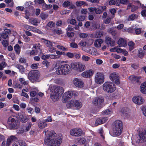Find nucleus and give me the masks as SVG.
<instances>
[{
  "label": "nucleus",
  "mask_w": 146,
  "mask_h": 146,
  "mask_svg": "<svg viewBox=\"0 0 146 146\" xmlns=\"http://www.w3.org/2000/svg\"><path fill=\"white\" fill-rule=\"evenodd\" d=\"M117 43L119 47H125L127 46L126 41L123 38H120Z\"/></svg>",
  "instance_id": "4be33fe9"
},
{
  "label": "nucleus",
  "mask_w": 146,
  "mask_h": 146,
  "mask_svg": "<svg viewBox=\"0 0 146 146\" xmlns=\"http://www.w3.org/2000/svg\"><path fill=\"white\" fill-rule=\"evenodd\" d=\"M70 133L72 136H80L83 134V132L80 128H74L70 130Z\"/></svg>",
  "instance_id": "f8f14e48"
},
{
  "label": "nucleus",
  "mask_w": 146,
  "mask_h": 146,
  "mask_svg": "<svg viewBox=\"0 0 146 146\" xmlns=\"http://www.w3.org/2000/svg\"><path fill=\"white\" fill-rule=\"evenodd\" d=\"M23 27L26 30L31 31L34 33H37L39 34H41L42 33V32L40 30L31 26L25 25H23Z\"/></svg>",
  "instance_id": "4468645a"
},
{
  "label": "nucleus",
  "mask_w": 146,
  "mask_h": 146,
  "mask_svg": "<svg viewBox=\"0 0 146 146\" xmlns=\"http://www.w3.org/2000/svg\"><path fill=\"white\" fill-rule=\"evenodd\" d=\"M49 58H50L52 59H58L59 58V56L56 54H49Z\"/></svg>",
  "instance_id": "de8ad7c7"
},
{
  "label": "nucleus",
  "mask_w": 146,
  "mask_h": 146,
  "mask_svg": "<svg viewBox=\"0 0 146 146\" xmlns=\"http://www.w3.org/2000/svg\"><path fill=\"white\" fill-rule=\"evenodd\" d=\"M19 83L22 85H26L28 84L29 83L28 81L26 80L25 79L23 78H19L18 80Z\"/></svg>",
  "instance_id": "7c9ffc66"
},
{
  "label": "nucleus",
  "mask_w": 146,
  "mask_h": 146,
  "mask_svg": "<svg viewBox=\"0 0 146 146\" xmlns=\"http://www.w3.org/2000/svg\"><path fill=\"white\" fill-rule=\"evenodd\" d=\"M41 6L42 10L45 11L51 8L52 7V5L50 4L47 5L45 3L43 4V5H41Z\"/></svg>",
  "instance_id": "2f4dec72"
},
{
  "label": "nucleus",
  "mask_w": 146,
  "mask_h": 146,
  "mask_svg": "<svg viewBox=\"0 0 146 146\" xmlns=\"http://www.w3.org/2000/svg\"><path fill=\"white\" fill-rule=\"evenodd\" d=\"M86 3L84 1H78L76 2V5L77 6H81L82 5H85Z\"/></svg>",
  "instance_id": "6e6d98bb"
},
{
  "label": "nucleus",
  "mask_w": 146,
  "mask_h": 146,
  "mask_svg": "<svg viewBox=\"0 0 146 146\" xmlns=\"http://www.w3.org/2000/svg\"><path fill=\"white\" fill-rule=\"evenodd\" d=\"M26 110L28 113L30 114H32L33 113V109L30 107H27Z\"/></svg>",
  "instance_id": "49530a36"
},
{
  "label": "nucleus",
  "mask_w": 146,
  "mask_h": 146,
  "mask_svg": "<svg viewBox=\"0 0 146 146\" xmlns=\"http://www.w3.org/2000/svg\"><path fill=\"white\" fill-rule=\"evenodd\" d=\"M14 49L15 52L17 54H19L20 52V48L18 44L15 45L14 46Z\"/></svg>",
  "instance_id": "ea45409f"
},
{
  "label": "nucleus",
  "mask_w": 146,
  "mask_h": 146,
  "mask_svg": "<svg viewBox=\"0 0 146 146\" xmlns=\"http://www.w3.org/2000/svg\"><path fill=\"white\" fill-rule=\"evenodd\" d=\"M110 79L116 84H119L120 83L119 77L117 73L113 72L111 73L110 76Z\"/></svg>",
  "instance_id": "ddd939ff"
},
{
  "label": "nucleus",
  "mask_w": 146,
  "mask_h": 146,
  "mask_svg": "<svg viewBox=\"0 0 146 146\" xmlns=\"http://www.w3.org/2000/svg\"><path fill=\"white\" fill-rule=\"evenodd\" d=\"M106 9V7L102 6H99L98 8H96L95 9V13L97 14L101 13L103 11Z\"/></svg>",
  "instance_id": "a878e982"
},
{
  "label": "nucleus",
  "mask_w": 146,
  "mask_h": 146,
  "mask_svg": "<svg viewBox=\"0 0 146 146\" xmlns=\"http://www.w3.org/2000/svg\"><path fill=\"white\" fill-rule=\"evenodd\" d=\"M85 19L84 16L80 15L77 17V19L78 21H84Z\"/></svg>",
  "instance_id": "bf43d9fd"
},
{
  "label": "nucleus",
  "mask_w": 146,
  "mask_h": 146,
  "mask_svg": "<svg viewBox=\"0 0 146 146\" xmlns=\"http://www.w3.org/2000/svg\"><path fill=\"white\" fill-rule=\"evenodd\" d=\"M141 110L144 115L146 117V106L142 107Z\"/></svg>",
  "instance_id": "774afa93"
},
{
  "label": "nucleus",
  "mask_w": 146,
  "mask_h": 146,
  "mask_svg": "<svg viewBox=\"0 0 146 146\" xmlns=\"http://www.w3.org/2000/svg\"><path fill=\"white\" fill-rule=\"evenodd\" d=\"M40 74L37 70L30 72L28 74V78L32 82H38Z\"/></svg>",
  "instance_id": "0eeeda50"
},
{
  "label": "nucleus",
  "mask_w": 146,
  "mask_h": 146,
  "mask_svg": "<svg viewBox=\"0 0 146 146\" xmlns=\"http://www.w3.org/2000/svg\"><path fill=\"white\" fill-rule=\"evenodd\" d=\"M104 33L102 31H99L92 34L93 37L96 38H100L103 35Z\"/></svg>",
  "instance_id": "c85d7f7f"
},
{
  "label": "nucleus",
  "mask_w": 146,
  "mask_h": 146,
  "mask_svg": "<svg viewBox=\"0 0 146 146\" xmlns=\"http://www.w3.org/2000/svg\"><path fill=\"white\" fill-rule=\"evenodd\" d=\"M86 42L85 41L83 40H82L81 41L79 44L82 47L85 46L86 45Z\"/></svg>",
  "instance_id": "e2e57ef3"
},
{
  "label": "nucleus",
  "mask_w": 146,
  "mask_h": 146,
  "mask_svg": "<svg viewBox=\"0 0 146 146\" xmlns=\"http://www.w3.org/2000/svg\"><path fill=\"white\" fill-rule=\"evenodd\" d=\"M7 66V64L4 62H2L1 63H0V70H2L3 68Z\"/></svg>",
  "instance_id": "13d9d810"
},
{
  "label": "nucleus",
  "mask_w": 146,
  "mask_h": 146,
  "mask_svg": "<svg viewBox=\"0 0 146 146\" xmlns=\"http://www.w3.org/2000/svg\"><path fill=\"white\" fill-rule=\"evenodd\" d=\"M94 73V71L93 70H88L83 72L81 74V76L84 78H90L93 76Z\"/></svg>",
  "instance_id": "a211bd4d"
},
{
  "label": "nucleus",
  "mask_w": 146,
  "mask_h": 146,
  "mask_svg": "<svg viewBox=\"0 0 146 146\" xmlns=\"http://www.w3.org/2000/svg\"><path fill=\"white\" fill-rule=\"evenodd\" d=\"M42 19L45 20L48 17V15L47 14L45 13L44 12H41L39 16Z\"/></svg>",
  "instance_id": "4c0bfd02"
},
{
  "label": "nucleus",
  "mask_w": 146,
  "mask_h": 146,
  "mask_svg": "<svg viewBox=\"0 0 146 146\" xmlns=\"http://www.w3.org/2000/svg\"><path fill=\"white\" fill-rule=\"evenodd\" d=\"M48 90L50 91V97L54 102L58 100L64 92L62 87L53 85L49 86Z\"/></svg>",
  "instance_id": "f03ea898"
},
{
  "label": "nucleus",
  "mask_w": 146,
  "mask_h": 146,
  "mask_svg": "<svg viewBox=\"0 0 146 146\" xmlns=\"http://www.w3.org/2000/svg\"><path fill=\"white\" fill-rule=\"evenodd\" d=\"M141 92L143 94H146V82L142 83L140 88Z\"/></svg>",
  "instance_id": "393cba45"
},
{
  "label": "nucleus",
  "mask_w": 146,
  "mask_h": 146,
  "mask_svg": "<svg viewBox=\"0 0 146 146\" xmlns=\"http://www.w3.org/2000/svg\"><path fill=\"white\" fill-rule=\"evenodd\" d=\"M132 100L134 103L138 105L142 104L144 101L143 98L140 96H134Z\"/></svg>",
  "instance_id": "f3484780"
},
{
  "label": "nucleus",
  "mask_w": 146,
  "mask_h": 146,
  "mask_svg": "<svg viewBox=\"0 0 146 146\" xmlns=\"http://www.w3.org/2000/svg\"><path fill=\"white\" fill-rule=\"evenodd\" d=\"M32 123L31 122H27L25 127V131L26 132L28 131L29 130L32 126Z\"/></svg>",
  "instance_id": "e433bc0d"
},
{
  "label": "nucleus",
  "mask_w": 146,
  "mask_h": 146,
  "mask_svg": "<svg viewBox=\"0 0 146 146\" xmlns=\"http://www.w3.org/2000/svg\"><path fill=\"white\" fill-rule=\"evenodd\" d=\"M137 17V15L135 14H132L130 15L128 18L129 21H133Z\"/></svg>",
  "instance_id": "c03bdc74"
},
{
  "label": "nucleus",
  "mask_w": 146,
  "mask_h": 146,
  "mask_svg": "<svg viewBox=\"0 0 146 146\" xmlns=\"http://www.w3.org/2000/svg\"><path fill=\"white\" fill-rule=\"evenodd\" d=\"M45 135L46 137L45 139L44 143L48 146H59L62 141V137L61 135L56 136V133L53 131H51L47 135L48 130H44Z\"/></svg>",
  "instance_id": "f257e3e1"
},
{
  "label": "nucleus",
  "mask_w": 146,
  "mask_h": 146,
  "mask_svg": "<svg viewBox=\"0 0 146 146\" xmlns=\"http://www.w3.org/2000/svg\"><path fill=\"white\" fill-rule=\"evenodd\" d=\"M56 46L57 48L63 51H67L68 50L67 48H65L64 46L60 45H56Z\"/></svg>",
  "instance_id": "3c124183"
},
{
  "label": "nucleus",
  "mask_w": 146,
  "mask_h": 146,
  "mask_svg": "<svg viewBox=\"0 0 146 146\" xmlns=\"http://www.w3.org/2000/svg\"><path fill=\"white\" fill-rule=\"evenodd\" d=\"M128 45L129 46V50L130 51L132 50L134 48L135 43L132 41L129 42Z\"/></svg>",
  "instance_id": "58836bf2"
},
{
  "label": "nucleus",
  "mask_w": 146,
  "mask_h": 146,
  "mask_svg": "<svg viewBox=\"0 0 146 146\" xmlns=\"http://www.w3.org/2000/svg\"><path fill=\"white\" fill-rule=\"evenodd\" d=\"M7 123L8 127L9 129H15L18 126L16 120L13 117H9Z\"/></svg>",
  "instance_id": "1a4fd4ad"
},
{
  "label": "nucleus",
  "mask_w": 146,
  "mask_h": 146,
  "mask_svg": "<svg viewBox=\"0 0 146 146\" xmlns=\"http://www.w3.org/2000/svg\"><path fill=\"white\" fill-rule=\"evenodd\" d=\"M29 22L35 26H37L38 25L37 24L39 23L40 21L37 19L31 18L29 20Z\"/></svg>",
  "instance_id": "bb28decb"
},
{
  "label": "nucleus",
  "mask_w": 146,
  "mask_h": 146,
  "mask_svg": "<svg viewBox=\"0 0 146 146\" xmlns=\"http://www.w3.org/2000/svg\"><path fill=\"white\" fill-rule=\"evenodd\" d=\"M11 33V31L7 29H5L1 35L3 38L7 39L8 38V35Z\"/></svg>",
  "instance_id": "412c9836"
},
{
  "label": "nucleus",
  "mask_w": 146,
  "mask_h": 146,
  "mask_svg": "<svg viewBox=\"0 0 146 146\" xmlns=\"http://www.w3.org/2000/svg\"><path fill=\"white\" fill-rule=\"evenodd\" d=\"M104 99L102 97H96L92 101V104L95 106L99 107L104 101Z\"/></svg>",
  "instance_id": "2eb2a0df"
},
{
  "label": "nucleus",
  "mask_w": 146,
  "mask_h": 146,
  "mask_svg": "<svg viewBox=\"0 0 146 146\" xmlns=\"http://www.w3.org/2000/svg\"><path fill=\"white\" fill-rule=\"evenodd\" d=\"M138 52L139 56L140 58H142L144 55V51H143L141 49H139L138 50Z\"/></svg>",
  "instance_id": "5fc2aeb1"
},
{
  "label": "nucleus",
  "mask_w": 146,
  "mask_h": 146,
  "mask_svg": "<svg viewBox=\"0 0 146 146\" xmlns=\"http://www.w3.org/2000/svg\"><path fill=\"white\" fill-rule=\"evenodd\" d=\"M5 2L7 3H10L9 5L10 7H13L14 5V3L12 0H5Z\"/></svg>",
  "instance_id": "8fccbe9b"
},
{
  "label": "nucleus",
  "mask_w": 146,
  "mask_h": 146,
  "mask_svg": "<svg viewBox=\"0 0 146 146\" xmlns=\"http://www.w3.org/2000/svg\"><path fill=\"white\" fill-rule=\"evenodd\" d=\"M105 42L106 44L111 46H113L114 45L115 41L109 37H106Z\"/></svg>",
  "instance_id": "5701e85b"
},
{
  "label": "nucleus",
  "mask_w": 146,
  "mask_h": 146,
  "mask_svg": "<svg viewBox=\"0 0 146 146\" xmlns=\"http://www.w3.org/2000/svg\"><path fill=\"white\" fill-rule=\"evenodd\" d=\"M70 69V67L68 64H63L58 67L56 72L58 75H65L69 73Z\"/></svg>",
  "instance_id": "423d86ee"
},
{
  "label": "nucleus",
  "mask_w": 146,
  "mask_h": 146,
  "mask_svg": "<svg viewBox=\"0 0 146 146\" xmlns=\"http://www.w3.org/2000/svg\"><path fill=\"white\" fill-rule=\"evenodd\" d=\"M13 87L15 88H18L19 89H21L23 88V86L20 84L16 83L13 84Z\"/></svg>",
  "instance_id": "37998d69"
},
{
  "label": "nucleus",
  "mask_w": 146,
  "mask_h": 146,
  "mask_svg": "<svg viewBox=\"0 0 146 146\" xmlns=\"http://www.w3.org/2000/svg\"><path fill=\"white\" fill-rule=\"evenodd\" d=\"M72 92L68 91L65 92L62 97V101L64 103H66L68 100L71 98L72 96Z\"/></svg>",
  "instance_id": "dca6fc26"
},
{
  "label": "nucleus",
  "mask_w": 146,
  "mask_h": 146,
  "mask_svg": "<svg viewBox=\"0 0 146 146\" xmlns=\"http://www.w3.org/2000/svg\"><path fill=\"white\" fill-rule=\"evenodd\" d=\"M2 43L3 46L4 47L7 46L9 44L8 43V39H5L3 40L2 41Z\"/></svg>",
  "instance_id": "4d7b16f0"
},
{
  "label": "nucleus",
  "mask_w": 146,
  "mask_h": 146,
  "mask_svg": "<svg viewBox=\"0 0 146 146\" xmlns=\"http://www.w3.org/2000/svg\"><path fill=\"white\" fill-rule=\"evenodd\" d=\"M87 52L93 56H97L99 54L97 50L94 48H91L88 50Z\"/></svg>",
  "instance_id": "b1692460"
},
{
  "label": "nucleus",
  "mask_w": 146,
  "mask_h": 146,
  "mask_svg": "<svg viewBox=\"0 0 146 146\" xmlns=\"http://www.w3.org/2000/svg\"><path fill=\"white\" fill-rule=\"evenodd\" d=\"M103 113L106 115H111L112 113V111L111 110H106L104 111Z\"/></svg>",
  "instance_id": "0e129e2a"
},
{
  "label": "nucleus",
  "mask_w": 146,
  "mask_h": 146,
  "mask_svg": "<svg viewBox=\"0 0 146 146\" xmlns=\"http://www.w3.org/2000/svg\"><path fill=\"white\" fill-rule=\"evenodd\" d=\"M66 34L67 36L69 37H72L74 35V33L73 32H67Z\"/></svg>",
  "instance_id": "338daca9"
},
{
  "label": "nucleus",
  "mask_w": 146,
  "mask_h": 146,
  "mask_svg": "<svg viewBox=\"0 0 146 146\" xmlns=\"http://www.w3.org/2000/svg\"><path fill=\"white\" fill-rule=\"evenodd\" d=\"M16 67L19 70L20 72L22 74L23 73L25 70V68L23 66L19 64L17 65Z\"/></svg>",
  "instance_id": "f704fd0d"
},
{
  "label": "nucleus",
  "mask_w": 146,
  "mask_h": 146,
  "mask_svg": "<svg viewBox=\"0 0 146 146\" xmlns=\"http://www.w3.org/2000/svg\"><path fill=\"white\" fill-rule=\"evenodd\" d=\"M127 110L126 108H123L122 109L121 111V112L126 117H128V116L129 115V112Z\"/></svg>",
  "instance_id": "c9c22d12"
},
{
  "label": "nucleus",
  "mask_w": 146,
  "mask_h": 146,
  "mask_svg": "<svg viewBox=\"0 0 146 146\" xmlns=\"http://www.w3.org/2000/svg\"><path fill=\"white\" fill-rule=\"evenodd\" d=\"M66 56L68 58H72L74 57V55L72 53L68 52L66 54Z\"/></svg>",
  "instance_id": "69168bd1"
},
{
  "label": "nucleus",
  "mask_w": 146,
  "mask_h": 146,
  "mask_svg": "<svg viewBox=\"0 0 146 146\" xmlns=\"http://www.w3.org/2000/svg\"><path fill=\"white\" fill-rule=\"evenodd\" d=\"M39 128L40 129H43L47 126V124L45 122L40 121L38 123Z\"/></svg>",
  "instance_id": "473e14b6"
},
{
  "label": "nucleus",
  "mask_w": 146,
  "mask_h": 146,
  "mask_svg": "<svg viewBox=\"0 0 146 146\" xmlns=\"http://www.w3.org/2000/svg\"><path fill=\"white\" fill-rule=\"evenodd\" d=\"M92 27L95 29H99L100 27V25L98 23H95L92 24Z\"/></svg>",
  "instance_id": "79ce46f5"
},
{
  "label": "nucleus",
  "mask_w": 146,
  "mask_h": 146,
  "mask_svg": "<svg viewBox=\"0 0 146 146\" xmlns=\"http://www.w3.org/2000/svg\"><path fill=\"white\" fill-rule=\"evenodd\" d=\"M123 129L122 122L119 120H117L114 123L113 129L112 136L114 137L120 135Z\"/></svg>",
  "instance_id": "7ed1b4c3"
},
{
  "label": "nucleus",
  "mask_w": 146,
  "mask_h": 146,
  "mask_svg": "<svg viewBox=\"0 0 146 146\" xmlns=\"http://www.w3.org/2000/svg\"><path fill=\"white\" fill-rule=\"evenodd\" d=\"M20 119V121L23 123L26 122L28 121L27 118L24 115Z\"/></svg>",
  "instance_id": "052dcab7"
},
{
  "label": "nucleus",
  "mask_w": 146,
  "mask_h": 146,
  "mask_svg": "<svg viewBox=\"0 0 146 146\" xmlns=\"http://www.w3.org/2000/svg\"><path fill=\"white\" fill-rule=\"evenodd\" d=\"M62 6L64 7H67L69 9H72L74 8L75 6L72 3L68 1H64L62 4Z\"/></svg>",
  "instance_id": "6ab92c4d"
},
{
  "label": "nucleus",
  "mask_w": 146,
  "mask_h": 146,
  "mask_svg": "<svg viewBox=\"0 0 146 146\" xmlns=\"http://www.w3.org/2000/svg\"><path fill=\"white\" fill-rule=\"evenodd\" d=\"M41 47V45L39 44H36L34 45L33 46V49H35V50L37 51L38 52V50H40Z\"/></svg>",
  "instance_id": "a19ab883"
},
{
  "label": "nucleus",
  "mask_w": 146,
  "mask_h": 146,
  "mask_svg": "<svg viewBox=\"0 0 146 146\" xmlns=\"http://www.w3.org/2000/svg\"><path fill=\"white\" fill-rule=\"evenodd\" d=\"M69 66L70 69L80 72L83 71L86 69L85 65L80 62H72Z\"/></svg>",
  "instance_id": "39448f33"
},
{
  "label": "nucleus",
  "mask_w": 146,
  "mask_h": 146,
  "mask_svg": "<svg viewBox=\"0 0 146 146\" xmlns=\"http://www.w3.org/2000/svg\"><path fill=\"white\" fill-rule=\"evenodd\" d=\"M102 119L101 118L97 119L96 121L95 125L96 126H97L99 125H100L101 124H102Z\"/></svg>",
  "instance_id": "a18cd8bd"
},
{
  "label": "nucleus",
  "mask_w": 146,
  "mask_h": 146,
  "mask_svg": "<svg viewBox=\"0 0 146 146\" xmlns=\"http://www.w3.org/2000/svg\"><path fill=\"white\" fill-rule=\"evenodd\" d=\"M38 92V90L36 88H35L31 90L30 92V95L32 97H34L36 94Z\"/></svg>",
  "instance_id": "72a5a7b5"
},
{
  "label": "nucleus",
  "mask_w": 146,
  "mask_h": 146,
  "mask_svg": "<svg viewBox=\"0 0 146 146\" xmlns=\"http://www.w3.org/2000/svg\"><path fill=\"white\" fill-rule=\"evenodd\" d=\"M108 31L109 33H111L113 36H115L117 33L116 31L113 30L112 28L108 29Z\"/></svg>",
  "instance_id": "603ef678"
},
{
  "label": "nucleus",
  "mask_w": 146,
  "mask_h": 146,
  "mask_svg": "<svg viewBox=\"0 0 146 146\" xmlns=\"http://www.w3.org/2000/svg\"><path fill=\"white\" fill-rule=\"evenodd\" d=\"M94 80L98 84H102L104 81V78L103 73L100 72H97L95 75Z\"/></svg>",
  "instance_id": "9d476101"
},
{
  "label": "nucleus",
  "mask_w": 146,
  "mask_h": 146,
  "mask_svg": "<svg viewBox=\"0 0 146 146\" xmlns=\"http://www.w3.org/2000/svg\"><path fill=\"white\" fill-rule=\"evenodd\" d=\"M90 60V57L84 55L82 57V60L84 62H87Z\"/></svg>",
  "instance_id": "09e8293b"
},
{
  "label": "nucleus",
  "mask_w": 146,
  "mask_h": 146,
  "mask_svg": "<svg viewBox=\"0 0 146 146\" xmlns=\"http://www.w3.org/2000/svg\"><path fill=\"white\" fill-rule=\"evenodd\" d=\"M78 140L79 143H81L82 144H84L86 141V139L84 138H78Z\"/></svg>",
  "instance_id": "864d4df0"
},
{
  "label": "nucleus",
  "mask_w": 146,
  "mask_h": 146,
  "mask_svg": "<svg viewBox=\"0 0 146 146\" xmlns=\"http://www.w3.org/2000/svg\"><path fill=\"white\" fill-rule=\"evenodd\" d=\"M72 83L76 87L78 88H82L84 86L82 80L80 78H74L73 80Z\"/></svg>",
  "instance_id": "9b49d317"
},
{
  "label": "nucleus",
  "mask_w": 146,
  "mask_h": 146,
  "mask_svg": "<svg viewBox=\"0 0 146 146\" xmlns=\"http://www.w3.org/2000/svg\"><path fill=\"white\" fill-rule=\"evenodd\" d=\"M17 140V139L15 136L12 135L10 136L7 140L6 146H9L12 143L14 142Z\"/></svg>",
  "instance_id": "aec40b11"
},
{
  "label": "nucleus",
  "mask_w": 146,
  "mask_h": 146,
  "mask_svg": "<svg viewBox=\"0 0 146 146\" xmlns=\"http://www.w3.org/2000/svg\"><path fill=\"white\" fill-rule=\"evenodd\" d=\"M103 90L106 93L111 94L113 92L116 90L115 85L110 82H106L102 85Z\"/></svg>",
  "instance_id": "20e7f679"
},
{
  "label": "nucleus",
  "mask_w": 146,
  "mask_h": 146,
  "mask_svg": "<svg viewBox=\"0 0 146 146\" xmlns=\"http://www.w3.org/2000/svg\"><path fill=\"white\" fill-rule=\"evenodd\" d=\"M53 32L58 35H60L62 33V31L60 29H55L53 30Z\"/></svg>",
  "instance_id": "680f3d73"
},
{
  "label": "nucleus",
  "mask_w": 146,
  "mask_h": 146,
  "mask_svg": "<svg viewBox=\"0 0 146 146\" xmlns=\"http://www.w3.org/2000/svg\"><path fill=\"white\" fill-rule=\"evenodd\" d=\"M41 39L47 47L50 48L52 46V43L50 41L43 38H42Z\"/></svg>",
  "instance_id": "c756f323"
},
{
  "label": "nucleus",
  "mask_w": 146,
  "mask_h": 146,
  "mask_svg": "<svg viewBox=\"0 0 146 146\" xmlns=\"http://www.w3.org/2000/svg\"><path fill=\"white\" fill-rule=\"evenodd\" d=\"M66 106L68 108L74 107L77 109H80L82 106V103L78 100H71L68 102Z\"/></svg>",
  "instance_id": "6e6552de"
},
{
  "label": "nucleus",
  "mask_w": 146,
  "mask_h": 146,
  "mask_svg": "<svg viewBox=\"0 0 146 146\" xmlns=\"http://www.w3.org/2000/svg\"><path fill=\"white\" fill-rule=\"evenodd\" d=\"M103 42V41L101 39H97L94 42V45L96 47H100Z\"/></svg>",
  "instance_id": "cd10ccee"
}]
</instances>
